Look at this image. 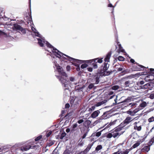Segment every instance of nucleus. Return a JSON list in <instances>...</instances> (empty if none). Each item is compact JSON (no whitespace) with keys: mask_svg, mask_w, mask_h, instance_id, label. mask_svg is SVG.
<instances>
[{"mask_svg":"<svg viewBox=\"0 0 154 154\" xmlns=\"http://www.w3.org/2000/svg\"><path fill=\"white\" fill-rule=\"evenodd\" d=\"M147 146H144L143 148H142L141 150L142 152L145 153H147L150 150V147L149 145L148 144Z\"/></svg>","mask_w":154,"mask_h":154,"instance_id":"f3484780","label":"nucleus"},{"mask_svg":"<svg viewBox=\"0 0 154 154\" xmlns=\"http://www.w3.org/2000/svg\"><path fill=\"white\" fill-rule=\"evenodd\" d=\"M112 134L113 136V137L114 138H115L116 137H118L120 136L122 134V133H119L118 132H116L114 130H113L112 131Z\"/></svg>","mask_w":154,"mask_h":154,"instance_id":"412c9836","label":"nucleus"},{"mask_svg":"<svg viewBox=\"0 0 154 154\" xmlns=\"http://www.w3.org/2000/svg\"><path fill=\"white\" fill-rule=\"evenodd\" d=\"M94 84H95L94 83H91V84H90L88 87V88L89 89H92L94 86Z\"/></svg>","mask_w":154,"mask_h":154,"instance_id":"49530a36","label":"nucleus"},{"mask_svg":"<svg viewBox=\"0 0 154 154\" xmlns=\"http://www.w3.org/2000/svg\"><path fill=\"white\" fill-rule=\"evenodd\" d=\"M54 64L55 65V66L56 67L57 69L59 72L60 73L63 71L62 67L59 66L58 64L57 63L56 61H54Z\"/></svg>","mask_w":154,"mask_h":154,"instance_id":"a211bd4d","label":"nucleus"},{"mask_svg":"<svg viewBox=\"0 0 154 154\" xmlns=\"http://www.w3.org/2000/svg\"><path fill=\"white\" fill-rule=\"evenodd\" d=\"M132 98L130 97H128L127 99L125 100L122 103H129L131 101Z\"/></svg>","mask_w":154,"mask_h":154,"instance_id":"f704fd0d","label":"nucleus"},{"mask_svg":"<svg viewBox=\"0 0 154 154\" xmlns=\"http://www.w3.org/2000/svg\"><path fill=\"white\" fill-rule=\"evenodd\" d=\"M154 143V136L148 142V144L150 146H151Z\"/></svg>","mask_w":154,"mask_h":154,"instance_id":"473e14b6","label":"nucleus"},{"mask_svg":"<svg viewBox=\"0 0 154 154\" xmlns=\"http://www.w3.org/2000/svg\"><path fill=\"white\" fill-rule=\"evenodd\" d=\"M88 66V64H87L86 63H84V64H82L81 65V68L83 69L85 68H86Z\"/></svg>","mask_w":154,"mask_h":154,"instance_id":"a18cd8bd","label":"nucleus"},{"mask_svg":"<svg viewBox=\"0 0 154 154\" xmlns=\"http://www.w3.org/2000/svg\"><path fill=\"white\" fill-rule=\"evenodd\" d=\"M69 107H70V105L69 103H67L65 104V108H68Z\"/></svg>","mask_w":154,"mask_h":154,"instance_id":"774afa93","label":"nucleus"},{"mask_svg":"<svg viewBox=\"0 0 154 154\" xmlns=\"http://www.w3.org/2000/svg\"><path fill=\"white\" fill-rule=\"evenodd\" d=\"M52 133V131H50L46 133V136L47 137H48L50 136Z\"/></svg>","mask_w":154,"mask_h":154,"instance_id":"6e6d98bb","label":"nucleus"},{"mask_svg":"<svg viewBox=\"0 0 154 154\" xmlns=\"http://www.w3.org/2000/svg\"><path fill=\"white\" fill-rule=\"evenodd\" d=\"M38 41V44L41 47L44 46V45L42 43V41L41 39L40 38H37Z\"/></svg>","mask_w":154,"mask_h":154,"instance_id":"7c9ffc66","label":"nucleus"},{"mask_svg":"<svg viewBox=\"0 0 154 154\" xmlns=\"http://www.w3.org/2000/svg\"><path fill=\"white\" fill-rule=\"evenodd\" d=\"M78 99L75 97H73L70 100V103L71 105H77L78 104Z\"/></svg>","mask_w":154,"mask_h":154,"instance_id":"4468645a","label":"nucleus"},{"mask_svg":"<svg viewBox=\"0 0 154 154\" xmlns=\"http://www.w3.org/2000/svg\"><path fill=\"white\" fill-rule=\"evenodd\" d=\"M103 75L97 71V73H96L95 75L93 76V79L95 81L94 84H97L100 82V77H102Z\"/></svg>","mask_w":154,"mask_h":154,"instance_id":"39448f33","label":"nucleus"},{"mask_svg":"<svg viewBox=\"0 0 154 154\" xmlns=\"http://www.w3.org/2000/svg\"><path fill=\"white\" fill-rule=\"evenodd\" d=\"M88 131H86L84 134L83 135V136H82V139H83L84 138H85L86 137V136L87 135V134H88Z\"/></svg>","mask_w":154,"mask_h":154,"instance_id":"13d9d810","label":"nucleus"},{"mask_svg":"<svg viewBox=\"0 0 154 154\" xmlns=\"http://www.w3.org/2000/svg\"><path fill=\"white\" fill-rule=\"evenodd\" d=\"M3 10L0 8V21L2 20V19H4V17L2 16L3 14Z\"/></svg>","mask_w":154,"mask_h":154,"instance_id":"58836bf2","label":"nucleus"},{"mask_svg":"<svg viewBox=\"0 0 154 154\" xmlns=\"http://www.w3.org/2000/svg\"><path fill=\"white\" fill-rule=\"evenodd\" d=\"M140 76H141V73H140V72L131 75V77L133 78L139 77Z\"/></svg>","mask_w":154,"mask_h":154,"instance_id":"cd10ccee","label":"nucleus"},{"mask_svg":"<svg viewBox=\"0 0 154 154\" xmlns=\"http://www.w3.org/2000/svg\"><path fill=\"white\" fill-rule=\"evenodd\" d=\"M124 69V70H123V71H122L121 72V74H122L123 75H124V74H127L128 73V71L127 69Z\"/></svg>","mask_w":154,"mask_h":154,"instance_id":"79ce46f5","label":"nucleus"},{"mask_svg":"<svg viewBox=\"0 0 154 154\" xmlns=\"http://www.w3.org/2000/svg\"><path fill=\"white\" fill-rule=\"evenodd\" d=\"M130 151V150L129 149H126L125 151H123L122 153L121 152V154H128Z\"/></svg>","mask_w":154,"mask_h":154,"instance_id":"c03bdc74","label":"nucleus"},{"mask_svg":"<svg viewBox=\"0 0 154 154\" xmlns=\"http://www.w3.org/2000/svg\"><path fill=\"white\" fill-rule=\"evenodd\" d=\"M109 65L107 63L104 62V63L101 66L100 69H98L97 71L100 72L101 74L103 75L104 76L106 75H108L110 73L106 71L108 70L109 67Z\"/></svg>","mask_w":154,"mask_h":154,"instance_id":"f03ea898","label":"nucleus"},{"mask_svg":"<svg viewBox=\"0 0 154 154\" xmlns=\"http://www.w3.org/2000/svg\"><path fill=\"white\" fill-rule=\"evenodd\" d=\"M78 125L77 123L74 124L71 129L70 132L71 133H73L75 131H76L77 129H79L77 128Z\"/></svg>","mask_w":154,"mask_h":154,"instance_id":"6ab92c4d","label":"nucleus"},{"mask_svg":"<svg viewBox=\"0 0 154 154\" xmlns=\"http://www.w3.org/2000/svg\"><path fill=\"white\" fill-rule=\"evenodd\" d=\"M154 87V83L152 82H149L145 85H141L140 87L141 89H148L151 90Z\"/></svg>","mask_w":154,"mask_h":154,"instance_id":"20e7f679","label":"nucleus"},{"mask_svg":"<svg viewBox=\"0 0 154 154\" xmlns=\"http://www.w3.org/2000/svg\"><path fill=\"white\" fill-rule=\"evenodd\" d=\"M136 105H137V104L136 103H129L128 104H127V103L126 105H125V106L126 107V106H129L130 105L131 106L132 108H134L136 106Z\"/></svg>","mask_w":154,"mask_h":154,"instance_id":"c85d7f7f","label":"nucleus"},{"mask_svg":"<svg viewBox=\"0 0 154 154\" xmlns=\"http://www.w3.org/2000/svg\"><path fill=\"white\" fill-rule=\"evenodd\" d=\"M46 44L48 47L51 48H52V51H54V50H57V49L56 48L53 46L50 43H49L48 42H46Z\"/></svg>","mask_w":154,"mask_h":154,"instance_id":"bb28decb","label":"nucleus"},{"mask_svg":"<svg viewBox=\"0 0 154 154\" xmlns=\"http://www.w3.org/2000/svg\"><path fill=\"white\" fill-rule=\"evenodd\" d=\"M103 57L97 58L85 61V62L88 64L92 66L94 69L98 68L97 63H101L103 62Z\"/></svg>","mask_w":154,"mask_h":154,"instance_id":"f257e3e1","label":"nucleus"},{"mask_svg":"<svg viewBox=\"0 0 154 154\" xmlns=\"http://www.w3.org/2000/svg\"><path fill=\"white\" fill-rule=\"evenodd\" d=\"M57 77L59 79V81L61 82L62 84V85L64 87H68V81L64 79L63 78L62 76L60 77L58 76H57Z\"/></svg>","mask_w":154,"mask_h":154,"instance_id":"9b49d317","label":"nucleus"},{"mask_svg":"<svg viewBox=\"0 0 154 154\" xmlns=\"http://www.w3.org/2000/svg\"><path fill=\"white\" fill-rule=\"evenodd\" d=\"M121 151L120 149H119L118 151L116 152H115L112 154H120L121 153Z\"/></svg>","mask_w":154,"mask_h":154,"instance_id":"680f3d73","label":"nucleus"},{"mask_svg":"<svg viewBox=\"0 0 154 154\" xmlns=\"http://www.w3.org/2000/svg\"><path fill=\"white\" fill-rule=\"evenodd\" d=\"M137 122H135L134 123V129L135 130H137L138 131H141V130L142 129L141 126L140 125V126H138L137 125Z\"/></svg>","mask_w":154,"mask_h":154,"instance_id":"393cba45","label":"nucleus"},{"mask_svg":"<svg viewBox=\"0 0 154 154\" xmlns=\"http://www.w3.org/2000/svg\"><path fill=\"white\" fill-rule=\"evenodd\" d=\"M6 35V36H7V35L6 33L1 30H0V35Z\"/></svg>","mask_w":154,"mask_h":154,"instance_id":"0e129e2a","label":"nucleus"},{"mask_svg":"<svg viewBox=\"0 0 154 154\" xmlns=\"http://www.w3.org/2000/svg\"><path fill=\"white\" fill-rule=\"evenodd\" d=\"M60 73L62 75L65 76V77H67V75L66 73L64 72L63 71H62V72H61Z\"/></svg>","mask_w":154,"mask_h":154,"instance_id":"864d4df0","label":"nucleus"},{"mask_svg":"<svg viewBox=\"0 0 154 154\" xmlns=\"http://www.w3.org/2000/svg\"><path fill=\"white\" fill-rule=\"evenodd\" d=\"M124 127V126H122L121 125V123L118 126L115 128L113 130H114L116 132H118L119 133H122V134L123 133L124 131H121L123 129V128Z\"/></svg>","mask_w":154,"mask_h":154,"instance_id":"2eb2a0df","label":"nucleus"},{"mask_svg":"<svg viewBox=\"0 0 154 154\" xmlns=\"http://www.w3.org/2000/svg\"><path fill=\"white\" fill-rule=\"evenodd\" d=\"M119 88V86L118 85H114L112 87V90H116L118 89Z\"/></svg>","mask_w":154,"mask_h":154,"instance_id":"3c124183","label":"nucleus"},{"mask_svg":"<svg viewBox=\"0 0 154 154\" xmlns=\"http://www.w3.org/2000/svg\"><path fill=\"white\" fill-rule=\"evenodd\" d=\"M100 113L99 110H97L93 112L91 115V117L93 118H95Z\"/></svg>","mask_w":154,"mask_h":154,"instance_id":"4be33fe9","label":"nucleus"},{"mask_svg":"<svg viewBox=\"0 0 154 154\" xmlns=\"http://www.w3.org/2000/svg\"><path fill=\"white\" fill-rule=\"evenodd\" d=\"M9 149L8 148L7 146H0V154L2 153L8 152L9 153Z\"/></svg>","mask_w":154,"mask_h":154,"instance_id":"f8f14e48","label":"nucleus"},{"mask_svg":"<svg viewBox=\"0 0 154 154\" xmlns=\"http://www.w3.org/2000/svg\"><path fill=\"white\" fill-rule=\"evenodd\" d=\"M32 30L33 31V32L35 33L36 35L38 37H39V36L40 34L39 32H38L37 31H36V29L34 27H32Z\"/></svg>","mask_w":154,"mask_h":154,"instance_id":"c9c22d12","label":"nucleus"},{"mask_svg":"<svg viewBox=\"0 0 154 154\" xmlns=\"http://www.w3.org/2000/svg\"><path fill=\"white\" fill-rule=\"evenodd\" d=\"M14 27L16 30H19L23 34H25L26 33V29L24 28H23L20 25H19L17 24H14Z\"/></svg>","mask_w":154,"mask_h":154,"instance_id":"9d476101","label":"nucleus"},{"mask_svg":"<svg viewBox=\"0 0 154 154\" xmlns=\"http://www.w3.org/2000/svg\"><path fill=\"white\" fill-rule=\"evenodd\" d=\"M52 51L53 53L54 54H54V55L57 57H58L59 58H61L62 57H61V55L60 54H59V53H58V52H57L56 51Z\"/></svg>","mask_w":154,"mask_h":154,"instance_id":"2f4dec72","label":"nucleus"},{"mask_svg":"<svg viewBox=\"0 0 154 154\" xmlns=\"http://www.w3.org/2000/svg\"><path fill=\"white\" fill-rule=\"evenodd\" d=\"M140 73H141V75H146L147 74V72H140Z\"/></svg>","mask_w":154,"mask_h":154,"instance_id":"052dcab7","label":"nucleus"},{"mask_svg":"<svg viewBox=\"0 0 154 154\" xmlns=\"http://www.w3.org/2000/svg\"><path fill=\"white\" fill-rule=\"evenodd\" d=\"M95 108V106H92L89 109V111H92L93 110H94Z\"/></svg>","mask_w":154,"mask_h":154,"instance_id":"bf43d9fd","label":"nucleus"},{"mask_svg":"<svg viewBox=\"0 0 154 154\" xmlns=\"http://www.w3.org/2000/svg\"><path fill=\"white\" fill-rule=\"evenodd\" d=\"M54 141L49 140L48 142V145L49 146H50L53 145L54 143Z\"/></svg>","mask_w":154,"mask_h":154,"instance_id":"4c0bfd02","label":"nucleus"},{"mask_svg":"<svg viewBox=\"0 0 154 154\" xmlns=\"http://www.w3.org/2000/svg\"><path fill=\"white\" fill-rule=\"evenodd\" d=\"M112 131L111 133H109L106 136V137L107 138H111L112 137H113L112 134Z\"/></svg>","mask_w":154,"mask_h":154,"instance_id":"de8ad7c7","label":"nucleus"},{"mask_svg":"<svg viewBox=\"0 0 154 154\" xmlns=\"http://www.w3.org/2000/svg\"><path fill=\"white\" fill-rule=\"evenodd\" d=\"M147 105V103L146 102L143 101L142 103H141L140 105V107L144 108L146 107Z\"/></svg>","mask_w":154,"mask_h":154,"instance_id":"e433bc0d","label":"nucleus"},{"mask_svg":"<svg viewBox=\"0 0 154 154\" xmlns=\"http://www.w3.org/2000/svg\"><path fill=\"white\" fill-rule=\"evenodd\" d=\"M133 83V81L128 80L125 81L124 83V85L126 87H128Z\"/></svg>","mask_w":154,"mask_h":154,"instance_id":"5701e85b","label":"nucleus"},{"mask_svg":"<svg viewBox=\"0 0 154 154\" xmlns=\"http://www.w3.org/2000/svg\"><path fill=\"white\" fill-rule=\"evenodd\" d=\"M54 51H56L57 52H58V53H59V54H60L61 55L62 54V55H64L65 56L67 57V58H69V60L70 61H72L73 62H74V63L76 62L77 63H84V62L82 60H80L75 59L74 58H72V57H70L65 54L63 53H62L61 52L59 51V50H58L57 49V50H54Z\"/></svg>","mask_w":154,"mask_h":154,"instance_id":"7ed1b4c3","label":"nucleus"},{"mask_svg":"<svg viewBox=\"0 0 154 154\" xmlns=\"http://www.w3.org/2000/svg\"><path fill=\"white\" fill-rule=\"evenodd\" d=\"M101 134V131L97 132L94 133L91 135V137H94L95 136H96L97 137H98L100 136Z\"/></svg>","mask_w":154,"mask_h":154,"instance_id":"a878e982","label":"nucleus"},{"mask_svg":"<svg viewBox=\"0 0 154 154\" xmlns=\"http://www.w3.org/2000/svg\"><path fill=\"white\" fill-rule=\"evenodd\" d=\"M148 121L149 122H151L154 121V117L153 116H152L149 118L148 119Z\"/></svg>","mask_w":154,"mask_h":154,"instance_id":"09e8293b","label":"nucleus"},{"mask_svg":"<svg viewBox=\"0 0 154 154\" xmlns=\"http://www.w3.org/2000/svg\"><path fill=\"white\" fill-rule=\"evenodd\" d=\"M111 55V52H109L106 54V57L104 58V62L108 63L109 62V59Z\"/></svg>","mask_w":154,"mask_h":154,"instance_id":"aec40b11","label":"nucleus"},{"mask_svg":"<svg viewBox=\"0 0 154 154\" xmlns=\"http://www.w3.org/2000/svg\"><path fill=\"white\" fill-rule=\"evenodd\" d=\"M66 134L65 132H63L62 133L60 137V139H62L63 137L66 135Z\"/></svg>","mask_w":154,"mask_h":154,"instance_id":"8fccbe9b","label":"nucleus"},{"mask_svg":"<svg viewBox=\"0 0 154 154\" xmlns=\"http://www.w3.org/2000/svg\"><path fill=\"white\" fill-rule=\"evenodd\" d=\"M149 71L150 72V75L146 76L145 78V80L146 81H150L154 79V76L152 75V72H154V69L152 68H150Z\"/></svg>","mask_w":154,"mask_h":154,"instance_id":"6e6552de","label":"nucleus"},{"mask_svg":"<svg viewBox=\"0 0 154 154\" xmlns=\"http://www.w3.org/2000/svg\"><path fill=\"white\" fill-rule=\"evenodd\" d=\"M145 138L146 137H143L142 139H140L137 141V142L138 143L139 145H140L141 143H142L145 141Z\"/></svg>","mask_w":154,"mask_h":154,"instance_id":"72a5a7b5","label":"nucleus"},{"mask_svg":"<svg viewBox=\"0 0 154 154\" xmlns=\"http://www.w3.org/2000/svg\"><path fill=\"white\" fill-rule=\"evenodd\" d=\"M72 112H70L69 113H67V114L66 115L65 117H69V116H70L72 115Z\"/></svg>","mask_w":154,"mask_h":154,"instance_id":"338daca9","label":"nucleus"},{"mask_svg":"<svg viewBox=\"0 0 154 154\" xmlns=\"http://www.w3.org/2000/svg\"><path fill=\"white\" fill-rule=\"evenodd\" d=\"M30 142L28 143L27 145H25L20 148L19 150L22 152L27 151L30 149L33 148L35 146H31Z\"/></svg>","mask_w":154,"mask_h":154,"instance_id":"423d86ee","label":"nucleus"},{"mask_svg":"<svg viewBox=\"0 0 154 154\" xmlns=\"http://www.w3.org/2000/svg\"><path fill=\"white\" fill-rule=\"evenodd\" d=\"M102 148V147L101 145H98L95 149V151L98 152Z\"/></svg>","mask_w":154,"mask_h":154,"instance_id":"ea45409f","label":"nucleus"},{"mask_svg":"<svg viewBox=\"0 0 154 154\" xmlns=\"http://www.w3.org/2000/svg\"><path fill=\"white\" fill-rule=\"evenodd\" d=\"M124 69V68L123 66H122V67L119 68L117 69V71L118 72L122 71Z\"/></svg>","mask_w":154,"mask_h":154,"instance_id":"69168bd1","label":"nucleus"},{"mask_svg":"<svg viewBox=\"0 0 154 154\" xmlns=\"http://www.w3.org/2000/svg\"><path fill=\"white\" fill-rule=\"evenodd\" d=\"M134 120L130 116H128L121 123V125L124 127L129 124Z\"/></svg>","mask_w":154,"mask_h":154,"instance_id":"0eeeda50","label":"nucleus"},{"mask_svg":"<svg viewBox=\"0 0 154 154\" xmlns=\"http://www.w3.org/2000/svg\"><path fill=\"white\" fill-rule=\"evenodd\" d=\"M94 142L95 141H94L92 143H89L88 144L87 148L83 151V152L84 154H86L89 151L94 143Z\"/></svg>","mask_w":154,"mask_h":154,"instance_id":"dca6fc26","label":"nucleus"},{"mask_svg":"<svg viewBox=\"0 0 154 154\" xmlns=\"http://www.w3.org/2000/svg\"><path fill=\"white\" fill-rule=\"evenodd\" d=\"M119 42H117V44L119 45V49H118L117 51V52L119 53L120 52H122V53L125 52V50L124 49H123L122 47V46L120 44H119Z\"/></svg>","mask_w":154,"mask_h":154,"instance_id":"b1692460","label":"nucleus"},{"mask_svg":"<svg viewBox=\"0 0 154 154\" xmlns=\"http://www.w3.org/2000/svg\"><path fill=\"white\" fill-rule=\"evenodd\" d=\"M118 59L120 61H124L125 60V58L123 57L120 56L118 57Z\"/></svg>","mask_w":154,"mask_h":154,"instance_id":"37998d69","label":"nucleus"},{"mask_svg":"<svg viewBox=\"0 0 154 154\" xmlns=\"http://www.w3.org/2000/svg\"><path fill=\"white\" fill-rule=\"evenodd\" d=\"M149 98L151 99H152L154 98V94H150L149 96Z\"/></svg>","mask_w":154,"mask_h":154,"instance_id":"e2e57ef3","label":"nucleus"},{"mask_svg":"<svg viewBox=\"0 0 154 154\" xmlns=\"http://www.w3.org/2000/svg\"><path fill=\"white\" fill-rule=\"evenodd\" d=\"M110 117V115L109 112L106 111L104 112L103 114L100 117L101 119H106L109 118Z\"/></svg>","mask_w":154,"mask_h":154,"instance_id":"ddd939ff","label":"nucleus"},{"mask_svg":"<svg viewBox=\"0 0 154 154\" xmlns=\"http://www.w3.org/2000/svg\"><path fill=\"white\" fill-rule=\"evenodd\" d=\"M73 64L77 67L76 69V70L78 71H79L80 69L79 65V64L75 63H73Z\"/></svg>","mask_w":154,"mask_h":154,"instance_id":"a19ab883","label":"nucleus"},{"mask_svg":"<svg viewBox=\"0 0 154 154\" xmlns=\"http://www.w3.org/2000/svg\"><path fill=\"white\" fill-rule=\"evenodd\" d=\"M42 135H40L38 137H37L35 139V141H38L39 140H40L42 138Z\"/></svg>","mask_w":154,"mask_h":154,"instance_id":"603ef678","label":"nucleus"},{"mask_svg":"<svg viewBox=\"0 0 154 154\" xmlns=\"http://www.w3.org/2000/svg\"><path fill=\"white\" fill-rule=\"evenodd\" d=\"M144 82L143 81H140L139 82L137 83V85H143L144 83Z\"/></svg>","mask_w":154,"mask_h":154,"instance_id":"4d7b16f0","label":"nucleus"},{"mask_svg":"<svg viewBox=\"0 0 154 154\" xmlns=\"http://www.w3.org/2000/svg\"><path fill=\"white\" fill-rule=\"evenodd\" d=\"M134 63L136 64L137 66H134L133 67V69L135 71H140L141 70H144L146 68L140 65H139L138 63L135 62Z\"/></svg>","mask_w":154,"mask_h":154,"instance_id":"1a4fd4ad","label":"nucleus"},{"mask_svg":"<svg viewBox=\"0 0 154 154\" xmlns=\"http://www.w3.org/2000/svg\"><path fill=\"white\" fill-rule=\"evenodd\" d=\"M108 7H112V8H113L112 10V13L114 9V7L113 6L111 3L109 4L108 5Z\"/></svg>","mask_w":154,"mask_h":154,"instance_id":"5fc2aeb1","label":"nucleus"},{"mask_svg":"<svg viewBox=\"0 0 154 154\" xmlns=\"http://www.w3.org/2000/svg\"><path fill=\"white\" fill-rule=\"evenodd\" d=\"M140 145L138 144V143L136 142L135 144H134L133 146H132L129 149L130 151L132 150L133 149L137 147L138 146Z\"/></svg>","mask_w":154,"mask_h":154,"instance_id":"c756f323","label":"nucleus"}]
</instances>
